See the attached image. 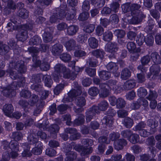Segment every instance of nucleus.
<instances>
[{
	"instance_id": "nucleus-51",
	"label": "nucleus",
	"mask_w": 161,
	"mask_h": 161,
	"mask_svg": "<svg viewBox=\"0 0 161 161\" xmlns=\"http://www.w3.org/2000/svg\"><path fill=\"white\" fill-rule=\"evenodd\" d=\"M112 33L110 31H107L103 34V39L106 41H109L112 40Z\"/></svg>"
},
{
	"instance_id": "nucleus-28",
	"label": "nucleus",
	"mask_w": 161,
	"mask_h": 161,
	"mask_svg": "<svg viewBox=\"0 0 161 161\" xmlns=\"http://www.w3.org/2000/svg\"><path fill=\"white\" fill-rule=\"evenodd\" d=\"M65 131L67 133L72 134L70 136V138L72 140H76L80 137V134L77 133V130L75 129L68 128L66 129Z\"/></svg>"
},
{
	"instance_id": "nucleus-10",
	"label": "nucleus",
	"mask_w": 161,
	"mask_h": 161,
	"mask_svg": "<svg viewBox=\"0 0 161 161\" xmlns=\"http://www.w3.org/2000/svg\"><path fill=\"white\" fill-rule=\"evenodd\" d=\"M151 58L154 63L150 68V73L147 75V78H150L152 76V79H155L158 75L160 71V64L161 62V59L160 56L157 53L154 52L151 53Z\"/></svg>"
},
{
	"instance_id": "nucleus-40",
	"label": "nucleus",
	"mask_w": 161,
	"mask_h": 161,
	"mask_svg": "<svg viewBox=\"0 0 161 161\" xmlns=\"http://www.w3.org/2000/svg\"><path fill=\"white\" fill-rule=\"evenodd\" d=\"M89 45L92 48L97 47L98 46V41L95 38L91 37L88 39Z\"/></svg>"
},
{
	"instance_id": "nucleus-35",
	"label": "nucleus",
	"mask_w": 161,
	"mask_h": 161,
	"mask_svg": "<svg viewBox=\"0 0 161 161\" xmlns=\"http://www.w3.org/2000/svg\"><path fill=\"white\" fill-rule=\"evenodd\" d=\"M35 143H36V146L37 145L38 147H36L33 148L32 150V153L35 155H39L42 153V144L41 142H35Z\"/></svg>"
},
{
	"instance_id": "nucleus-36",
	"label": "nucleus",
	"mask_w": 161,
	"mask_h": 161,
	"mask_svg": "<svg viewBox=\"0 0 161 161\" xmlns=\"http://www.w3.org/2000/svg\"><path fill=\"white\" fill-rule=\"evenodd\" d=\"M42 49H39L36 47H33L30 48L29 51L30 52L34 53H37L40 51L45 52L48 49L49 47L47 45H42Z\"/></svg>"
},
{
	"instance_id": "nucleus-21",
	"label": "nucleus",
	"mask_w": 161,
	"mask_h": 161,
	"mask_svg": "<svg viewBox=\"0 0 161 161\" xmlns=\"http://www.w3.org/2000/svg\"><path fill=\"white\" fill-rule=\"evenodd\" d=\"M51 1L52 0H37L36 4L38 9L35 12V14L39 15H42L43 7L49 5Z\"/></svg>"
},
{
	"instance_id": "nucleus-2",
	"label": "nucleus",
	"mask_w": 161,
	"mask_h": 161,
	"mask_svg": "<svg viewBox=\"0 0 161 161\" xmlns=\"http://www.w3.org/2000/svg\"><path fill=\"white\" fill-rule=\"evenodd\" d=\"M12 136L14 140H12L8 147V143L7 141L4 142V147L5 149L12 151L9 154L8 152H5L3 155V158L0 161H8L11 157L12 158H14L17 157L18 154L17 152L19 150L18 145L17 141L20 140L23 137L22 134L20 132H16L13 133Z\"/></svg>"
},
{
	"instance_id": "nucleus-17",
	"label": "nucleus",
	"mask_w": 161,
	"mask_h": 161,
	"mask_svg": "<svg viewBox=\"0 0 161 161\" xmlns=\"http://www.w3.org/2000/svg\"><path fill=\"white\" fill-rule=\"evenodd\" d=\"M39 137L42 139H45L47 137V135L45 133L39 131L36 135L34 133L31 134L28 137L27 139L31 144H35V142H39L38 141Z\"/></svg>"
},
{
	"instance_id": "nucleus-64",
	"label": "nucleus",
	"mask_w": 161,
	"mask_h": 161,
	"mask_svg": "<svg viewBox=\"0 0 161 161\" xmlns=\"http://www.w3.org/2000/svg\"><path fill=\"white\" fill-rule=\"evenodd\" d=\"M86 72L90 76L92 77L95 76L96 74V70L95 69L87 68Z\"/></svg>"
},
{
	"instance_id": "nucleus-7",
	"label": "nucleus",
	"mask_w": 161,
	"mask_h": 161,
	"mask_svg": "<svg viewBox=\"0 0 161 161\" xmlns=\"http://www.w3.org/2000/svg\"><path fill=\"white\" fill-rule=\"evenodd\" d=\"M62 74L64 78L73 80L76 77V75L74 74L71 73L70 70L67 69L62 64H57L54 67V72L53 79L56 82H59V77H61Z\"/></svg>"
},
{
	"instance_id": "nucleus-30",
	"label": "nucleus",
	"mask_w": 161,
	"mask_h": 161,
	"mask_svg": "<svg viewBox=\"0 0 161 161\" xmlns=\"http://www.w3.org/2000/svg\"><path fill=\"white\" fill-rule=\"evenodd\" d=\"M127 47L128 51L130 53H138L141 51L139 48H136V45L132 42H128L127 45Z\"/></svg>"
},
{
	"instance_id": "nucleus-56",
	"label": "nucleus",
	"mask_w": 161,
	"mask_h": 161,
	"mask_svg": "<svg viewBox=\"0 0 161 161\" xmlns=\"http://www.w3.org/2000/svg\"><path fill=\"white\" fill-rule=\"evenodd\" d=\"M64 86L63 84H60L57 85L54 90V93L56 95H58L64 88Z\"/></svg>"
},
{
	"instance_id": "nucleus-9",
	"label": "nucleus",
	"mask_w": 161,
	"mask_h": 161,
	"mask_svg": "<svg viewBox=\"0 0 161 161\" xmlns=\"http://www.w3.org/2000/svg\"><path fill=\"white\" fill-rule=\"evenodd\" d=\"M115 80H109L107 84L105 83L100 85L101 88V92L99 94L100 97H106L109 93V90H112L116 93H119L122 90L121 88L117 86Z\"/></svg>"
},
{
	"instance_id": "nucleus-14",
	"label": "nucleus",
	"mask_w": 161,
	"mask_h": 161,
	"mask_svg": "<svg viewBox=\"0 0 161 161\" xmlns=\"http://www.w3.org/2000/svg\"><path fill=\"white\" fill-rule=\"evenodd\" d=\"M46 123H45L44 122H43L42 124H39L38 126L41 129H43L44 130H46L50 132L51 135H54L53 136V137L56 136L57 134L58 133L59 128L58 126L56 124H54L51 125L50 128L47 127V125L48 124V122L46 120Z\"/></svg>"
},
{
	"instance_id": "nucleus-37",
	"label": "nucleus",
	"mask_w": 161,
	"mask_h": 161,
	"mask_svg": "<svg viewBox=\"0 0 161 161\" xmlns=\"http://www.w3.org/2000/svg\"><path fill=\"white\" fill-rule=\"evenodd\" d=\"M79 30L78 26L75 25L69 26L67 30V33L69 36L75 35Z\"/></svg>"
},
{
	"instance_id": "nucleus-62",
	"label": "nucleus",
	"mask_w": 161,
	"mask_h": 161,
	"mask_svg": "<svg viewBox=\"0 0 161 161\" xmlns=\"http://www.w3.org/2000/svg\"><path fill=\"white\" fill-rule=\"evenodd\" d=\"M87 63L90 66L94 67L96 66L98 62L96 59L91 58L87 61Z\"/></svg>"
},
{
	"instance_id": "nucleus-22",
	"label": "nucleus",
	"mask_w": 161,
	"mask_h": 161,
	"mask_svg": "<svg viewBox=\"0 0 161 161\" xmlns=\"http://www.w3.org/2000/svg\"><path fill=\"white\" fill-rule=\"evenodd\" d=\"M146 126V124L142 122L139 123L133 128V130L135 131H139L140 136L143 137H146L150 135V133L147 131L145 130L142 129Z\"/></svg>"
},
{
	"instance_id": "nucleus-25",
	"label": "nucleus",
	"mask_w": 161,
	"mask_h": 161,
	"mask_svg": "<svg viewBox=\"0 0 161 161\" xmlns=\"http://www.w3.org/2000/svg\"><path fill=\"white\" fill-rule=\"evenodd\" d=\"M155 143V141L153 136H150L148 138L147 141V144L149 146H150L149 147L150 150L151 151V153L152 154V157H154L157 152L155 148L153 146L154 145Z\"/></svg>"
},
{
	"instance_id": "nucleus-54",
	"label": "nucleus",
	"mask_w": 161,
	"mask_h": 161,
	"mask_svg": "<svg viewBox=\"0 0 161 161\" xmlns=\"http://www.w3.org/2000/svg\"><path fill=\"white\" fill-rule=\"evenodd\" d=\"M93 55L97 58H100L102 59L103 57L104 52L101 50H96L92 52Z\"/></svg>"
},
{
	"instance_id": "nucleus-44",
	"label": "nucleus",
	"mask_w": 161,
	"mask_h": 161,
	"mask_svg": "<svg viewBox=\"0 0 161 161\" xmlns=\"http://www.w3.org/2000/svg\"><path fill=\"white\" fill-rule=\"evenodd\" d=\"M100 77L103 80H107L110 77V73L109 72L105 71H102L99 73Z\"/></svg>"
},
{
	"instance_id": "nucleus-29",
	"label": "nucleus",
	"mask_w": 161,
	"mask_h": 161,
	"mask_svg": "<svg viewBox=\"0 0 161 161\" xmlns=\"http://www.w3.org/2000/svg\"><path fill=\"white\" fill-rule=\"evenodd\" d=\"M127 144V142L124 139H120L114 141V147L115 149L119 151L122 149Z\"/></svg>"
},
{
	"instance_id": "nucleus-5",
	"label": "nucleus",
	"mask_w": 161,
	"mask_h": 161,
	"mask_svg": "<svg viewBox=\"0 0 161 161\" xmlns=\"http://www.w3.org/2000/svg\"><path fill=\"white\" fill-rule=\"evenodd\" d=\"M14 68L16 70H18V72L20 73L19 74L20 76L21 75V73H25L26 70V68L24 65V62L22 61H20V62L18 61V63H17V64L14 67ZM18 79L19 80L17 84H16V82L15 81L13 83L14 86L16 84L15 86L14 87L15 90H16V87H17L18 86L19 87L22 86L23 84L25 82V78L24 77L20 76V77H19ZM14 90V88H13V89L7 88L3 90V93L5 96L11 97L15 94Z\"/></svg>"
},
{
	"instance_id": "nucleus-3",
	"label": "nucleus",
	"mask_w": 161,
	"mask_h": 161,
	"mask_svg": "<svg viewBox=\"0 0 161 161\" xmlns=\"http://www.w3.org/2000/svg\"><path fill=\"white\" fill-rule=\"evenodd\" d=\"M141 8V5L137 4H130V3H126L121 6L122 10L124 13L130 12L133 16L131 21L124 19L125 22L126 23L134 24H138L140 22L145 16L141 12L139 11L138 9Z\"/></svg>"
},
{
	"instance_id": "nucleus-12",
	"label": "nucleus",
	"mask_w": 161,
	"mask_h": 161,
	"mask_svg": "<svg viewBox=\"0 0 161 161\" xmlns=\"http://www.w3.org/2000/svg\"><path fill=\"white\" fill-rule=\"evenodd\" d=\"M147 94V90L143 87H140L138 89L137 94L140 97L139 99L136 103H133L131 104L132 109H136L138 108L141 105H142L144 107L147 106L148 103L147 100L143 98Z\"/></svg>"
},
{
	"instance_id": "nucleus-57",
	"label": "nucleus",
	"mask_w": 161,
	"mask_h": 161,
	"mask_svg": "<svg viewBox=\"0 0 161 161\" xmlns=\"http://www.w3.org/2000/svg\"><path fill=\"white\" fill-rule=\"evenodd\" d=\"M148 25L145 27V29L147 32H149L153 29V27L154 25L155 22L153 19H151L148 20Z\"/></svg>"
},
{
	"instance_id": "nucleus-13",
	"label": "nucleus",
	"mask_w": 161,
	"mask_h": 161,
	"mask_svg": "<svg viewBox=\"0 0 161 161\" xmlns=\"http://www.w3.org/2000/svg\"><path fill=\"white\" fill-rule=\"evenodd\" d=\"M75 89L71 90L68 93V96L67 97H64L63 99L64 102L66 103L72 101L74 99H75V97L80 95L81 93L80 87L78 86V84L77 82H74Z\"/></svg>"
},
{
	"instance_id": "nucleus-55",
	"label": "nucleus",
	"mask_w": 161,
	"mask_h": 161,
	"mask_svg": "<svg viewBox=\"0 0 161 161\" xmlns=\"http://www.w3.org/2000/svg\"><path fill=\"white\" fill-rule=\"evenodd\" d=\"M125 104V102L124 99L121 98H119L117 99L116 105L118 108H121L124 107Z\"/></svg>"
},
{
	"instance_id": "nucleus-1",
	"label": "nucleus",
	"mask_w": 161,
	"mask_h": 161,
	"mask_svg": "<svg viewBox=\"0 0 161 161\" xmlns=\"http://www.w3.org/2000/svg\"><path fill=\"white\" fill-rule=\"evenodd\" d=\"M81 142L82 146L76 145L74 142H72L69 145V147L64 148L66 156L65 161H74L76 158L77 155L75 153L70 151L72 147L76 151L80 152L81 156H85L92 152V148L87 147L88 146H91L93 144V142L92 140L84 139L82 140Z\"/></svg>"
},
{
	"instance_id": "nucleus-52",
	"label": "nucleus",
	"mask_w": 161,
	"mask_h": 161,
	"mask_svg": "<svg viewBox=\"0 0 161 161\" xmlns=\"http://www.w3.org/2000/svg\"><path fill=\"white\" fill-rule=\"evenodd\" d=\"M84 116L81 114L77 119L74 120V123L76 125H80L83 124L84 122Z\"/></svg>"
},
{
	"instance_id": "nucleus-31",
	"label": "nucleus",
	"mask_w": 161,
	"mask_h": 161,
	"mask_svg": "<svg viewBox=\"0 0 161 161\" xmlns=\"http://www.w3.org/2000/svg\"><path fill=\"white\" fill-rule=\"evenodd\" d=\"M147 125L150 127L151 133L153 134L156 131V128L158 125V121L152 119H148L147 122Z\"/></svg>"
},
{
	"instance_id": "nucleus-19",
	"label": "nucleus",
	"mask_w": 161,
	"mask_h": 161,
	"mask_svg": "<svg viewBox=\"0 0 161 161\" xmlns=\"http://www.w3.org/2000/svg\"><path fill=\"white\" fill-rule=\"evenodd\" d=\"M75 102L78 107L77 108H74L75 112L76 113H79L84 110L83 107L86 104V100L83 97H78L75 99Z\"/></svg>"
},
{
	"instance_id": "nucleus-59",
	"label": "nucleus",
	"mask_w": 161,
	"mask_h": 161,
	"mask_svg": "<svg viewBox=\"0 0 161 161\" xmlns=\"http://www.w3.org/2000/svg\"><path fill=\"white\" fill-rule=\"evenodd\" d=\"M110 20L112 24L114 25L116 24L119 21V18L117 15L113 14L110 16Z\"/></svg>"
},
{
	"instance_id": "nucleus-33",
	"label": "nucleus",
	"mask_w": 161,
	"mask_h": 161,
	"mask_svg": "<svg viewBox=\"0 0 161 161\" xmlns=\"http://www.w3.org/2000/svg\"><path fill=\"white\" fill-rule=\"evenodd\" d=\"M64 45L68 51L77 49V47L75 46V42L74 40H70L66 42Z\"/></svg>"
},
{
	"instance_id": "nucleus-48",
	"label": "nucleus",
	"mask_w": 161,
	"mask_h": 161,
	"mask_svg": "<svg viewBox=\"0 0 161 161\" xmlns=\"http://www.w3.org/2000/svg\"><path fill=\"white\" fill-rule=\"evenodd\" d=\"M139 135L135 134H132L129 138V141L133 144H135L137 143L139 141Z\"/></svg>"
},
{
	"instance_id": "nucleus-58",
	"label": "nucleus",
	"mask_w": 161,
	"mask_h": 161,
	"mask_svg": "<svg viewBox=\"0 0 161 161\" xmlns=\"http://www.w3.org/2000/svg\"><path fill=\"white\" fill-rule=\"evenodd\" d=\"M60 58L63 61L68 62L70 60L71 56L69 54L63 53L60 55Z\"/></svg>"
},
{
	"instance_id": "nucleus-39",
	"label": "nucleus",
	"mask_w": 161,
	"mask_h": 161,
	"mask_svg": "<svg viewBox=\"0 0 161 161\" xmlns=\"http://www.w3.org/2000/svg\"><path fill=\"white\" fill-rule=\"evenodd\" d=\"M22 147L24 149V151L22 153V156L23 157H29L31 155V153L29 150L30 146L27 143H24L22 145Z\"/></svg>"
},
{
	"instance_id": "nucleus-8",
	"label": "nucleus",
	"mask_w": 161,
	"mask_h": 161,
	"mask_svg": "<svg viewBox=\"0 0 161 161\" xmlns=\"http://www.w3.org/2000/svg\"><path fill=\"white\" fill-rule=\"evenodd\" d=\"M56 12L58 13V16L57 13H54L50 18V21L51 23H55L58 19H61L65 18L68 20H70L74 18L76 14V12L75 9H72L71 11H68L62 9H57Z\"/></svg>"
},
{
	"instance_id": "nucleus-47",
	"label": "nucleus",
	"mask_w": 161,
	"mask_h": 161,
	"mask_svg": "<svg viewBox=\"0 0 161 161\" xmlns=\"http://www.w3.org/2000/svg\"><path fill=\"white\" fill-rule=\"evenodd\" d=\"M123 123L126 128H130L133 125V120L130 118H126L124 119Z\"/></svg>"
},
{
	"instance_id": "nucleus-27",
	"label": "nucleus",
	"mask_w": 161,
	"mask_h": 161,
	"mask_svg": "<svg viewBox=\"0 0 161 161\" xmlns=\"http://www.w3.org/2000/svg\"><path fill=\"white\" fill-rule=\"evenodd\" d=\"M106 67L108 70L112 72L114 76L118 77L119 76V73L117 71L118 67L116 63L113 62L109 63L107 65Z\"/></svg>"
},
{
	"instance_id": "nucleus-24",
	"label": "nucleus",
	"mask_w": 161,
	"mask_h": 161,
	"mask_svg": "<svg viewBox=\"0 0 161 161\" xmlns=\"http://www.w3.org/2000/svg\"><path fill=\"white\" fill-rule=\"evenodd\" d=\"M24 6V4L22 3H19L17 4V7L19 9L18 11V14L22 18L26 19L28 17L29 12L27 10L22 8Z\"/></svg>"
},
{
	"instance_id": "nucleus-49",
	"label": "nucleus",
	"mask_w": 161,
	"mask_h": 161,
	"mask_svg": "<svg viewBox=\"0 0 161 161\" xmlns=\"http://www.w3.org/2000/svg\"><path fill=\"white\" fill-rule=\"evenodd\" d=\"M92 3L97 8H101L104 5L105 2L104 0H92Z\"/></svg>"
},
{
	"instance_id": "nucleus-45",
	"label": "nucleus",
	"mask_w": 161,
	"mask_h": 161,
	"mask_svg": "<svg viewBox=\"0 0 161 161\" xmlns=\"http://www.w3.org/2000/svg\"><path fill=\"white\" fill-rule=\"evenodd\" d=\"M145 42L146 44L149 46H152L154 43V39L152 35L148 34L146 38H145Z\"/></svg>"
},
{
	"instance_id": "nucleus-23",
	"label": "nucleus",
	"mask_w": 161,
	"mask_h": 161,
	"mask_svg": "<svg viewBox=\"0 0 161 161\" xmlns=\"http://www.w3.org/2000/svg\"><path fill=\"white\" fill-rule=\"evenodd\" d=\"M150 61V58L149 56L146 55L142 57L141 60L142 65L138 67V69L141 70L142 72H146L147 70V68L144 66L147 65Z\"/></svg>"
},
{
	"instance_id": "nucleus-18",
	"label": "nucleus",
	"mask_w": 161,
	"mask_h": 161,
	"mask_svg": "<svg viewBox=\"0 0 161 161\" xmlns=\"http://www.w3.org/2000/svg\"><path fill=\"white\" fill-rule=\"evenodd\" d=\"M105 51L111 54L109 55L110 58H114L115 57V53L118 50L117 44L116 43L108 42L105 46Z\"/></svg>"
},
{
	"instance_id": "nucleus-26",
	"label": "nucleus",
	"mask_w": 161,
	"mask_h": 161,
	"mask_svg": "<svg viewBox=\"0 0 161 161\" xmlns=\"http://www.w3.org/2000/svg\"><path fill=\"white\" fill-rule=\"evenodd\" d=\"M157 95L155 92H151L147 99L151 101L150 106L151 109L155 108L157 105V102L155 99L157 97Z\"/></svg>"
},
{
	"instance_id": "nucleus-53",
	"label": "nucleus",
	"mask_w": 161,
	"mask_h": 161,
	"mask_svg": "<svg viewBox=\"0 0 161 161\" xmlns=\"http://www.w3.org/2000/svg\"><path fill=\"white\" fill-rule=\"evenodd\" d=\"M88 93L91 96H95L99 93V90L96 87H92L89 89Z\"/></svg>"
},
{
	"instance_id": "nucleus-11",
	"label": "nucleus",
	"mask_w": 161,
	"mask_h": 161,
	"mask_svg": "<svg viewBox=\"0 0 161 161\" xmlns=\"http://www.w3.org/2000/svg\"><path fill=\"white\" fill-rule=\"evenodd\" d=\"M108 103L106 101H103L98 105V106H93L86 112V121L89 122L96 114H98L100 111H104L106 110L108 106Z\"/></svg>"
},
{
	"instance_id": "nucleus-46",
	"label": "nucleus",
	"mask_w": 161,
	"mask_h": 161,
	"mask_svg": "<svg viewBox=\"0 0 161 161\" xmlns=\"http://www.w3.org/2000/svg\"><path fill=\"white\" fill-rule=\"evenodd\" d=\"M75 50H76L74 53L75 56L76 57H82L86 55V52L81 48H80L78 47H77V49Z\"/></svg>"
},
{
	"instance_id": "nucleus-16",
	"label": "nucleus",
	"mask_w": 161,
	"mask_h": 161,
	"mask_svg": "<svg viewBox=\"0 0 161 161\" xmlns=\"http://www.w3.org/2000/svg\"><path fill=\"white\" fill-rule=\"evenodd\" d=\"M32 60L34 63L33 66L34 67L39 66L41 69L43 71H47L49 69L50 65L48 62H46V59L44 62L40 64L41 62L38 60V57L35 55H32Z\"/></svg>"
},
{
	"instance_id": "nucleus-60",
	"label": "nucleus",
	"mask_w": 161,
	"mask_h": 161,
	"mask_svg": "<svg viewBox=\"0 0 161 161\" xmlns=\"http://www.w3.org/2000/svg\"><path fill=\"white\" fill-rule=\"evenodd\" d=\"M114 34L118 38H122L125 36V31L123 30H116L114 31Z\"/></svg>"
},
{
	"instance_id": "nucleus-50",
	"label": "nucleus",
	"mask_w": 161,
	"mask_h": 161,
	"mask_svg": "<svg viewBox=\"0 0 161 161\" xmlns=\"http://www.w3.org/2000/svg\"><path fill=\"white\" fill-rule=\"evenodd\" d=\"M94 28L95 27L93 24H88L85 25L83 30L85 32L90 33L93 31Z\"/></svg>"
},
{
	"instance_id": "nucleus-20",
	"label": "nucleus",
	"mask_w": 161,
	"mask_h": 161,
	"mask_svg": "<svg viewBox=\"0 0 161 161\" xmlns=\"http://www.w3.org/2000/svg\"><path fill=\"white\" fill-rule=\"evenodd\" d=\"M38 97L35 94L32 96V97L30 99L28 103L23 100L19 102V104L23 107L25 108V110L26 108H29L31 106H33L37 102Z\"/></svg>"
},
{
	"instance_id": "nucleus-63",
	"label": "nucleus",
	"mask_w": 161,
	"mask_h": 161,
	"mask_svg": "<svg viewBox=\"0 0 161 161\" xmlns=\"http://www.w3.org/2000/svg\"><path fill=\"white\" fill-rule=\"evenodd\" d=\"M46 153L50 157H53L56 156L57 153L55 150L52 148H48L46 150Z\"/></svg>"
},
{
	"instance_id": "nucleus-41",
	"label": "nucleus",
	"mask_w": 161,
	"mask_h": 161,
	"mask_svg": "<svg viewBox=\"0 0 161 161\" xmlns=\"http://www.w3.org/2000/svg\"><path fill=\"white\" fill-rule=\"evenodd\" d=\"M41 38L37 36H35L30 39L29 43L31 45H37L41 43Z\"/></svg>"
},
{
	"instance_id": "nucleus-38",
	"label": "nucleus",
	"mask_w": 161,
	"mask_h": 161,
	"mask_svg": "<svg viewBox=\"0 0 161 161\" xmlns=\"http://www.w3.org/2000/svg\"><path fill=\"white\" fill-rule=\"evenodd\" d=\"M63 46L60 44H56L52 47V52L54 55H56L62 51Z\"/></svg>"
},
{
	"instance_id": "nucleus-6",
	"label": "nucleus",
	"mask_w": 161,
	"mask_h": 161,
	"mask_svg": "<svg viewBox=\"0 0 161 161\" xmlns=\"http://www.w3.org/2000/svg\"><path fill=\"white\" fill-rule=\"evenodd\" d=\"M11 20V21L13 23L14 25H13L12 24L9 22L7 24L8 27V32L12 31L13 30H16L19 31V33L17 34L16 38L19 41L24 42L27 38L28 34L26 30H31L33 26V24L32 22L25 25H17L14 22H13Z\"/></svg>"
},
{
	"instance_id": "nucleus-4",
	"label": "nucleus",
	"mask_w": 161,
	"mask_h": 161,
	"mask_svg": "<svg viewBox=\"0 0 161 161\" xmlns=\"http://www.w3.org/2000/svg\"><path fill=\"white\" fill-rule=\"evenodd\" d=\"M42 78L45 85L48 87H50L53 83L50 75H43L42 74H38L34 79L35 82L39 83L37 85L33 84L31 85V88L35 91L39 92V94L41 95V97L43 99L46 98L48 95V92L42 89V86L41 84V78Z\"/></svg>"
},
{
	"instance_id": "nucleus-32",
	"label": "nucleus",
	"mask_w": 161,
	"mask_h": 161,
	"mask_svg": "<svg viewBox=\"0 0 161 161\" xmlns=\"http://www.w3.org/2000/svg\"><path fill=\"white\" fill-rule=\"evenodd\" d=\"M3 111L6 115L11 117V114L13 111V107L11 104L4 105L3 108Z\"/></svg>"
},
{
	"instance_id": "nucleus-34",
	"label": "nucleus",
	"mask_w": 161,
	"mask_h": 161,
	"mask_svg": "<svg viewBox=\"0 0 161 161\" xmlns=\"http://www.w3.org/2000/svg\"><path fill=\"white\" fill-rule=\"evenodd\" d=\"M136 83L135 80H129L125 83L124 85V88L126 90L131 89L135 86Z\"/></svg>"
},
{
	"instance_id": "nucleus-42",
	"label": "nucleus",
	"mask_w": 161,
	"mask_h": 161,
	"mask_svg": "<svg viewBox=\"0 0 161 161\" xmlns=\"http://www.w3.org/2000/svg\"><path fill=\"white\" fill-rule=\"evenodd\" d=\"M131 72L127 69H124L122 71L121 77L123 80H126L130 77Z\"/></svg>"
},
{
	"instance_id": "nucleus-15",
	"label": "nucleus",
	"mask_w": 161,
	"mask_h": 161,
	"mask_svg": "<svg viewBox=\"0 0 161 161\" xmlns=\"http://www.w3.org/2000/svg\"><path fill=\"white\" fill-rule=\"evenodd\" d=\"M108 115L103 118L102 122L103 124L110 126L113 123V117L116 114V112L114 109H110L108 111Z\"/></svg>"
},
{
	"instance_id": "nucleus-61",
	"label": "nucleus",
	"mask_w": 161,
	"mask_h": 161,
	"mask_svg": "<svg viewBox=\"0 0 161 161\" xmlns=\"http://www.w3.org/2000/svg\"><path fill=\"white\" fill-rule=\"evenodd\" d=\"M89 16V14L87 12H85L79 15L78 19L80 20L84 21L87 19Z\"/></svg>"
},
{
	"instance_id": "nucleus-43",
	"label": "nucleus",
	"mask_w": 161,
	"mask_h": 161,
	"mask_svg": "<svg viewBox=\"0 0 161 161\" xmlns=\"http://www.w3.org/2000/svg\"><path fill=\"white\" fill-rule=\"evenodd\" d=\"M43 39L44 41L47 42L51 41L53 38L52 32H45L42 35Z\"/></svg>"
}]
</instances>
